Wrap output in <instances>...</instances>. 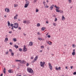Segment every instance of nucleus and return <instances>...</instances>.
Listing matches in <instances>:
<instances>
[{"mask_svg":"<svg viewBox=\"0 0 76 76\" xmlns=\"http://www.w3.org/2000/svg\"><path fill=\"white\" fill-rule=\"evenodd\" d=\"M27 72L30 73H34L33 69L31 68H28L27 69Z\"/></svg>","mask_w":76,"mask_h":76,"instance_id":"nucleus-1","label":"nucleus"},{"mask_svg":"<svg viewBox=\"0 0 76 76\" xmlns=\"http://www.w3.org/2000/svg\"><path fill=\"white\" fill-rule=\"evenodd\" d=\"M40 65L41 67H44V65L45 64V62H42V61H40Z\"/></svg>","mask_w":76,"mask_h":76,"instance_id":"nucleus-2","label":"nucleus"},{"mask_svg":"<svg viewBox=\"0 0 76 76\" xmlns=\"http://www.w3.org/2000/svg\"><path fill=\"white\" fill-rule=\"evenodd\" d=\"M48 65H49V67L50 70H52L53 69V66H51V63H49Z\"/></svg>","mask_w":76,"mask_h":76,"instance_id":"nucleus-3","label":"nucleus"},{"mask_svg":"<svg viewBox=\"0 0 76 76\" xmlns=\"http://www.w3.org/2000/svg\"><path fill=\"white\" fill-rule=\"evenodd\" d=\"M15 26H14V28H17L18 27V26H19V24H18V23H14Z\"/></svg>","mask_w":76,"mask_h":76,"instance_id":"nucleus-4","label":"nucleus"},{"mask_svg":"<svg viewBox=\"0 0 76 76\" xmlns=\"http://www.w3.org/2000/svg\"><path fill=\"white\" fill-rule=\"evenodd\" d=\"M38 60V56H36L34 59L33 60V63H34L35 61H37Z\"/></svg>","mask_w":76,"mask_h":76,"instance_id":"nucleus-5","label":"nucleus"},{"mask_svg":"<svg viewBox=\"0 0 76 76\" xmlns=\"http://www.w3.org/2000/svg\"><path fill=\"white\" fill-rule=\"evenodd\" d=\"M5 12H10V9L8 8H6L5 9Z\"/></svg>","mask_w":76,"mask_h":76,"instance_id":"nucleus-6","label":"nucleus"},{"mask_svg":"<svg viewBox=\"0 0 76 76\" xmlns=\"http://www.w3.org/2000/svg\"><path fill=\"white\" fill-rule=\"evenodd\" d=\"M20 63H21L22 64H24L25 63H26V61H25L24 60H22L21 61H20Z\"/></svg>","mask_w":76,"mask_h":76,"instance_id":"nucleus-7","label":"nucleus"},{"mask_svg":"<svg viewBox=\"0 0 76 76\" xmlns=\"http://www.w3.org/2000/svg\"><path fill=\"white\" fill-rule=\"evenodd\" d=\"M53 7H54V5H52L50 6V10H53Z\"/></svg>","mask_w":76,"mask_h":76,"instance_id":"nucleus-8","label":"nucleus"},{"mask_svg":"<svg viewBox=\"0 0 76 76\" xmlns=\"http://www.w3.org/2000/svg\"><path fill=\"white\" fill-rule=\"evenodd\" d=\"M23 51L24 52H26V51H27V49H26V48L25 47V46L24 47Z\"/></svg>","mask_w":76,"mask_h":76,"instance_id":"nucleus-9","label":"nucleus"},{"mask_svg":"<svg viewBox=\"0 0 76 76\" xmlns=\"http://www.w3.org/2000/svg\"><path fill=\"white\" fill-rule=\"evenodd\" d=\"M8 72L10 73H13V71H12V69H9L8 71Z\"/></svg>","mask_w":76,"mask_h":76,"instance_id":"nucleus-10","label":"nucleus"},{"mask_svg":"<svg viewBox=\"0 0 76 76\" xmlns=\"http://www.w3.org/2000/svg\"><path fill=\"white\" fill-rule=\"evenodd\" d=\"M45 29V27H42L41 28V30L42 31H44Z\"/></svg>","mask_w":76,"mask_h":76,"instance_id":"nucleus-11","label":"nucleus"},{"mask_svg":"<svg viewBox=\"0 0 76 76\" xmlns=\"http://www.w3.org/2000/svg\"><path fill=\"white\" fill-rule=\"evenodd\" d=\"M65 19H66V18H64V16L62 15V20H65Z\"/></svg>","mask_w":76,"mask_h":76,"instance_id":"nucleus-12","label":"nucleus"},{"mask_svg":"<svg viewBox=\"0 0 76 76\" xmlns=\"http://www.w3.org/2000/svg\"><path fill=\"white\" fill-rule=\"evenodd\" d=\"M29 45H30V46H32L33 45V42H30L29 43Z\"/></svg>","mask_w":76,"mask_h":76,"instance_id":"nucleus-13","label":"nucleus"},{"mask_svg":"<svg viewBox=\"0 0 76 76\" xmlns=\"http://www.w3.org/2000/svg\"><path fill=\"white\" fill-rule=\"evenodd\" d=\"M28 6H29V4H25V6H24V7L25 8H26L27 7H28Z\"/></svg>","mask_w":76,"mask_h":76,"instance_id":"nucleus-14","label":"nucleus"},{"mask_svg":"<svg viewBox=\"0 0 76 76\" xmlns=\"http://www.w3.org/2000/svg\"><path fill=\"white\" fill-rule=\"evenodd\" d=\"M18 14H17L15 16H14V18L15 19H17V17H18Z\"/></svg>","mask_w":76,"mask_h":76,"instance_id":"nucleus-15","label":"nucleus"},{"mask_svg":"<svg viewBox=\"0 0 76 76\" xmlns=\"http://www.w3.org/2000/svg\"><path fill=\"white\" fill-rule=\"evenodd\" d=\"M14 47H15V48H18L19 47L18 45H14Z\"/></svg>","mask_w":76,"mask_h":76,"instance_id":"nucleus-16","label":"nucleus"},{"mask_svg":"<svg viewBox=\"0 0 76 76\" xmlns=\"http://www.w3.org/2000/svg\"><path fill=\"white\" fill-rule=\"evenodd\" d=\"M48 44H49V45H52V42H48Z\"/></svg>","mask_w":76,"mask_h":76,"instance_id":"nucleus-17","label":"nucleus"},{"mask_svg":"<svg viewBox=\"0 0 76 76\" xmlns=\"http://www.w3.org/2000/svg\"><path fill=\"white\" fill-rule=\"evenodd\" d=\"M8 41V38H5V40H4V42H7Z\"/></svg>","mask_w":76,"mask_h":76,"instance_id":"nucleus-18","label":"nucleus"},{"mask_svg":"<svg viewBox=\"0 0 76 76\" xmlns=\"http://www.w3.org/2000/svg\"><path fill=\"white\" fill-rule=\"evenodd\" d=\"M8 26H10V23L9 22V21H8Z\"/></svg>","mask_w":76,"mask_h":76,"instance_id":"nucleus-19","label":"nucleus"},{"mask_svg":"<svg viewBox=\"0 0 76 76\" xmlns=\"http://www.w3.org/2000/svg\"><path fill=\"white\" fill-rule=\"evenodd\" d=\"M18 5L17 4H14V7H18Z\"/></svg>","mask_w":76,"mask_h":76,"instance_id":"nucleus-20","label":"nucleus"},{"mask_svg":"<svg viewBox=\"0 0 76 76\" xmlns=\"http://www.w3.org/2000/svg\"><path fill=\"white\" fill-rule=\"evenodd\" d=\"M30 23V22L29 21L27 20L26 21V23L27 24V23Z\"/></svg>","mask_w":76,"mask_h":76,"instance_id":"nucleus-21","label":"nucleus"},{"mask_svg":"<svg viewBox=\"0 0 76 76\" xmlns=\"http://www.w3.org/2000/svg\"><path fill=\"white\" fill-rule=\"evenodd\" d=\"M14 42H15V41H16L17 40H16V39H15V38H13V39Z\"/></svg>","mask_w":76,"mask_h":76,"instance_id":"nucleus-22","label":"nucleus"},{"mask_svg":"<svg viewBox=\"0 0 76 76\" xmlns=\"http://www.w3.org/2000/svg\"><path fill=\"white\" fill-rule=\"evenodd\" d=\"M11 56H14V53H13V52H11Z\"/></svg>","mask_w":76,"mask_h":76,"instance_id":"nucleus-23","label":"nucleus"},{"mask_svg":"<svg viewBox=\"0 0 76 76\" xmlns=\"http://www.w3.org/2000/svg\"><path fill=\"white\" fill-rule=\"evenodd\" d=\"M15 61H16V62H17V61H18V62H20V60H15Z\"/></svg>","mask_w":76,"mask_h":76,"instance_id":"nucleus-24","label":"nucleus"},{"mask_svg":"<svg viewBox=\"0 0 76 76\" xmlns=\"http://www.w3.org/2000/svg\"><path fill=\"white\" fill-rule=\"evenodd\" d=\"M75 52H72V54L73 56H75Z\"/></svg>","mask_w":76,"mask_h":76,"instance_id":"nucleus-25","label":"nucleus"},{"mask_svg":"<svg viewBox=\"0 0 76 76\" xmlns=\"http://www.w3.org/2000/svg\"><path fill=\"white\" fill-rule=\"evenodd\" d=\"M37 26H40V24L39 23L37 24Z\"/></svg>","mask_w":76,"mask_h":76,"instance_id":"nucleus-26","label":"nucleus"},{"mask_svg":"<svg viewBox=\"0 0 76 76\" xmlns=\"http://www.w3.org/2000/svg\"><path fill=\"white\" fill-rule=\"evenodd\" d=\"M40 48L42 49V48H44V46H41L40 47Z\"/></svg>","mask_w":76,"mask_h":76,"instance_id":"nucleus-27","label":"nucleus"},{"mask_svg":"<svg viewBox=\"0 0 76 76\" xmlns=\"http://www.w3.org/2000/svg\"><path fill=\"white\" fill-rule=\"evenodd\" d=\"M26 3L27 4H29V1H27Z\"/></svg>","mask_w":76,"mask_h":76,"instance_id":"nucleus-28","label":"nucleus"},{"mask_svg":"<svg viewBox=\"0 0 76 76\" xmlns=\"http://www.w3.org/2000/svg\"><path fill=\"white\" fill-rule=\"evenodd\" d=\"M23 23H26V20L23 21Z\"/></svg>","mask_w":76,"mask_h":76,"instance_id":"nucleus-29","label":"nucleus"},{"mask_svg":"<svg viewBox=\"0 0 76 76\" xmlns=\"http://www.w3.org/2000/svg\"><path fill=\"white\" fill-rule=\"evenodd\" d=\"M63 11L60 10L59 13H63Z\"/></svg>","mask_w":76,"mask_h":76,"instance_id":"nucleus-30","label":"nucleus"},{"mask_svg":"<svg viewBox=\"0 0 76 76\" xmlns=\"http://www.w3.org/2000/svg\"><path fill=\"white\" fill-rule=\"evenodd\" d=\"M56 12H60V10H58V9H56Z\"/></svg>","mask_w":76,"mask_h":76,"instance_id":"nucleus-31","label":"nucleus"},{"mask_svg":"<svg viewBox=\"0 0 76 76\" xmlns=\"http://www.w3.org/2000/svg\"><path fill=\"white\" fill-rule=\"evenodd\" d=\"M19 51H22V49L21 48H20L19 49Z\"/></svg>","mask_w":76,"mask_h":76,"instance_id":"nucleus-32","label":"nucleus"},{"mask_svg":"<svg viewBox=\"0 0 76 76\" xmlns=\"http://www.w3.org/2000/svg\"><path fill=\"white\" fill-rule=\"evenodd\" d=\"M12 67L13 68H15V67H16V66L15 65H12Z\"/></svg>","mask_w":76,"mask_h":76,"instance_id":"nucleus-33","label":"nucleus"},{"mask_svg":"<svg viewBox=\"0 0 76 76\" xmlns=\"http://www.w3.org/2000/svg\"><path fill=\"white\" fill-rule=\"evenodd\" d=\"M36 2H37V0H34L33 1V2L34 3H36Z\"/></svg>","mask_w":76,"mask_h":76,"instance_id":"nucleus-34","label":"nucleus"},{"mask_svg":"<svg viewBox=\"0 0 76 76\" xmlns=\"http://www.w3.org/2000/svg\"><path fill=\"white\" fill-rule=\"evenodd\" d=\"M36 12H38L39 10H38L37 9H36Z\"/></svg>","mask_w":76,"mask_h":76,"instance_id":"nucleus-35","label":"nucleus"},{"mask_svg":"<svg viewBox=\"0 0 76 76\" xmlns=\"http://www.w3.org/2000/svg\"><path fill=\"white\" fill-rule=\"evenodd\" d=\"M57 20V18H55V22H56Z\"/></svg>","mask_w":76,"mask_h":76,"instance_id":"nucleus-36","label":"nucleus"},{"mask_svg":"<svg viewBox=\"0 0 76 76\" xmlns=\"http://www.w3.org/2000/svg\"><path fill=\"white\" fill-rule=\"evenodd\" d=\"M26 66H29V63H27L26 64Z\"/></svg>","mask_w":76,"mask_h":76,"instance_id":"nucleus-37","label":"nucleus"},{"mask_svg":"<svg viewBox=\"0 0 76 76\" xmlns=\"http://www.w3.org/2000/svg\"><path fill=\"white\" fill-rule=\"evenodd\" d=\"M10 45H12V44H13V43L11 42L10 43Z\"/></svg>","mask_w":76,"mask_h":76,"instance_id":"nucleus-38","label":"nucleus"},{"mask_svg":"<svg viewBox=\"0 0 76 76\" xmlns=\"http://www.w3.org/2000/svg\"><path fill=\"white\" fill-rule=\"evenodd\" d=\"M9 51L10 52H12V49H10L9 50Z\"/></svg>","mask_w":76,"mask_h":76,"instance_id":"nucleus-39","label":"nucleus"},{"mask_svg":"<svg viewBox=\"0 0 76 76\" xmlns=\"http://www.w3.org/2000/svg\"><path fill=\"white\" fill-rule=\"evenodd\" d=\"M45 7H48V6H47V5L46 4Z\"/></svg>","mask_w":76,"mask_h":76,"instance_id":"nucleus-40","label":"nucleus"},{"mask_svg":"<svg viewBox=\"0 0 76 76\" xmlns=\"http://www.w3.org/2000/svg\"><path fill=\"white\" fill-rule=\"evenodd\" d=\"M72 47H73V48H75V44L72 45Z\"/></svg>","mask_w":76,"mask_h":76,"instance_id":"nucleus-41","label":"nucleus"},{"mask_svg":"<svg viewBox=\"0 0 76 76\" xmlns=\"http://www.w3.org/2000/svg\"><path fill=\"white\" fill-rule=\"evenodd\" d=\"M73 75H76V72H74L73 73Z\"/></svg>","mask_w":76,"mask_h":76,"instance_id":"nucleus-42","label":"nucleus"},{"mask_svg":"<svg viewBox=\"0 0 76 76\" xmlns=\"http://www.w3.org/2000/svg\"><path fill=\"white\" fill-rule=\"evenodd\" d=\"M48 38H50V37H51V36L50 35H48Z\"/></svg>","mask_w":76,"mask_h":76,"instance_id":"nucleus-43","label":"nucleus"},{"mask_svg":"<svg viewBox=\"0 0 76 76\" xmlns=\"http://www.w3.org/2000/svg\"><path fill=\"white\" fill-rule=\"evenodd\" d=\"M53 25L54 26H56V23H53Z\"/></svg>","mask_w":76,"mask_h":76,"instance_id":"nucleus-44","label":"nucleus"},{"mask_svg":"<svg viewBox=\"0 0 76 76\" xmlns=\"http://www.w3.org/2000/svg\"><path fill=\"white\" fill-rule=\"evenodd\" d=\"M37 34L38 35H40L41 34L39 32H38Z\"/></svg>","mask_w":76,"mask_h":76,"instance_id":"nucleus-45","label":"nucleus"},{"mask_svg":"<svg viewBox=\"0 0 76 76\" xmlns=\"http://www.w3.org/2000/svg\"><path fill=\"white\" fill-rule=\"evenodd\" d=\"M5 53L6 54H7L9 53V51H7V52H6Z\"/></svg>","mask_w":76,"mask_h":76,"instance_id":"nucleus-46","label":"nucleus"},{"mask_svg":"<svg viewBox=\"0 0 76 76\" xmlns=\"http://www.w3.org/2000/svg\"><path fill=\"white\" fill-rule=\"evenodd\" d=\"M9 33L10 34H12V31H10L9 32Z\"/></svg>","mask_w":76,"mask_h":76,"instance_id":"nucleus-47","label":"nucleus"},{"mask_svg":"<svg viewBox=\"0 0 76 76\" xmlns=\"http://www.w3.org/2000/svg\"><path fill=\"white\" fill-rule=\"evenodd\" d=\"M60 9V7H57V8H56V9Z\"/></svg>","mask_w":76,"mask_h":76,"instance_id":"nucleus-48","label":"nucleus"},{"mask_svg":"<svg viewBox=\"0 0 76 76\" xmlns=\"http://www.w3.org/2000/svg\"><path fill=\"white\" fill-rule=\"evenodd\" d=\"M38 39V40H40L41 41L42 40V38H39Z\"/></svg>","mask_w":76,"mask_h":76,"instance_id":"nucleus-49","label":"nucleus"},{"mask_svg":"<svg viewBox=\"0 0 76 76\" xmlns=\"http://www.w3.org/2000/svg\"><path fill=\"white\" fill-rule=\"evenodd\" d=\"M68 1L69 3H71V0H68Z\"/></svg>","mask_w":76,"mask_h":76,"instance_id":"nucleus-50","label":"nucleus"},{"mask_svg":"<svg viewBox=\"0 0 76 76\" xmlns=\"http://www.w3.org/2000/svg\"><path fill=\"white\" fill-rule=\"evenodd\" d=\"M3 72H4V74H5V73H6V71L3 70Z\"/></svg>","mask_w":76,"mask_h":76,"instance_id":"nucleus-51","label":"nucleus"},{"mask_svg":"<svg viewBox=\"0 0 76 76\" xmlns=\"http://www.w3.org/2000/svg\"><path fill=\"white\" fill-rule=\"evenodd\" d=\"M56 70H58V69L57 67H56Z\"/></svg>","mask_w":76,"mask_h":76,"instance_id":"nucleus-52","label":"nucleus"},{"mask_svg":"<svg viewBox=\"0 0 76 76\" xmlns=\"http://www.w3.org/2000/svg\"><path fill=\"white\" fill-rule=\"evenodd\" d=\"M73 52L75 53V49H73Z\"/></svg>","mask_w":76,"mask_h":76,"instance_id":"nucleus-53","label":"nucleus"},{"mask_svg":"<svg viewBox=\"0 0 76 76\" xmlns=\"http://www.w3.org/2000/svg\"><path fill=\"white\" fill-rule=\"evenodd\" d=\"M18 29H20H20H21V28H20V27H19Z\"/></svg>","mask_w":76,"mask_h":76,"instance_id":"nucleus-54","label":"nucleus"},{"mask_svg":"<svg viewBox=\"0 0 76 76\" xmlns=\"http://www.w3.org/2000/svg\"><path fill=\"white\" fill-rule=\"evenodd\" d=\"M13 24H11V26H12V27H13Z\"/></svg>","mask_w":76,"mask_h":76,"instance_id":"nucleus-55","label":"nucleus"},{"mask_svg":"<svg viewBox=\"0 0 76 76\" xmlns=\"http://www.w3.org/2000/svg\"><path fill=\"white\" fill-rule=\"evenodd\" d=\"M70 68L71 69H73V66H71L70 67Z\"/></svg>","mask_w":76,"mask_h":76,"instance_id":"nucleus-56","label":"nucleus"},{"mask_svg":"<svg viewBox=\"0 0 76 76\" xmlns=\"http://www.w3.org/2000/svg\"><path fill=\"white\" fill-rule=\"evenodd\" d=\"M31 59H34V57H31Z\"/></svg>","mask_w":76,"mask_h":76,"instance_id":"nucleus-57","label":"nucleus"},{"mask_svg":"<svg viewBox=\"0 0 76 76\" xmlns=\"http://www.w3.org/2000/svg\"><path fill=\"white\" fill-rule=\"evenodd\" d=\"M13 28H14V26L12 27L11 28V29H12L13 30Z\"/></svg>","mask_w":76,"mask_h":76,"instance_id":"nucleus-58","label":"nucleus"},{"mask_svg":"<svg viewBox=\"0 0 76 76\" xmlns=\"http://www.w3.org/2000/svg\"><path fill=\"white\" fill-rule=\"evenodd\" d=\"M57 6H56V5H55V7L56 8H57Z\"/></svg>","mask_w":76,"mask_h":76,"instance_id":"nucleus-59","label":"nucleus"},{"mask_svg":"<svg viewBox=\"0 0 76 76\" xmlns=\"http://www.w3.org/2000/svg\"><path fill=\"white\" fill-rule=\"evenodd\" d=\"M65 68L66 69H68V68L67 66L65 67Z\"/></svg>","mask_w":76,"mask_h":76,"instance_id":"nucleus-60","label":"nucleus"},{"mask_svg":"<svg viewBox=\"0 0 76 76\" xmlns=\"http://www.w3.org/2000/svg\"><path fill=\"white\" fill-rule=\"evenodd\" d=\"M61 69V67H58V69Z\"/></svg>","mask_w":76,"mask_h":76,"instance_id":"nucleus-61","label":"nucleus"},{"mask_svg":"<svg viewBox=\"0 0 76 76\" xmlns=\"http://www.w3.org/2000/svg\"><path fill=\"white\" fill-rule=\"evenodd\" d=\"M43 4H45V2H43Z\"/></svg>","mask_w":76,"mask_h":76,"instance_id":"nucleus-62","label":"nucleus"},{"mask_svg":"<svg viewBox=\"0 0 76 76\" xmlns=\"http://www.w3.org/2000/svg\"><path fill=\"white\" fill-rule=\"evenodd\" d=\"M47 49H48V50H50V48H48Z\"/></svg>","mask_w":76,"mask_h":76,"instance_id":"nucleus-63","label":"nucleus"},{"mask_svg":"<svg viewBox=\"0 0 76 76\" xmlns=\"http://www.w3.org/2000/svg\"><path fill=\"white\" fill-rule=\"evenodd\" d=\"M3 76V74H1L0 76Z\"/></svg>","mask_w":76,"mask_h":76,"instance_id":"nucleus-64","label":"nucleus"}]
</instances>
